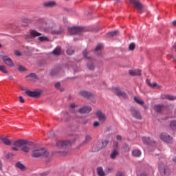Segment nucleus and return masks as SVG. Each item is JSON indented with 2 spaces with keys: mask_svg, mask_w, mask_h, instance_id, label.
<instances>
[{
  "mask_svg": "<svg viewBox=\"0 0 176 176\" xmlns=\"http://www.w3.org/2000/svg\"><path fill=\"white\" fill-rule=\"evenodd\" d=\"M109 144V141L108 140H103L102 142H98V143L94 145L92 149L94 152H98V151H101L103 148H105L107 145Z\"/></svg>",
  "mask_w": 176,
  "mask_h": 176,
  "instance_id": "1",
  "label": "nucleus"
},
{
  "mask_svg": "<svg viewBox=\"0 0 176 176\" xmlns=\"http://www.w3.org/2000/svg\"><path fill=\"white\" fill-rule=\"evenodd\" d=\"M43 155H45V148H34L32 151L31 156H32V157L38 159V157H41V156H43Z\"/></svg>",
  "mask_w": 176,
  "mask_h": 176,
  "instance_id": "2",
  "label": "nucleus"
},
{
  "mask_svg": "<svg viewBox=\"0 0 176 176\" xmlns=\"http://www.w3.org/2000/svg\"><path fill=\"white\" fill-rule=\"evenodd\" d=\"M41 35H42V34L39 33L38 31H36L35 30H32L30 32V34H27L25 36V39H26V41H31V40L34 39V38L41 36Z\"/></svg>",
  "mask_w": 176,
  "mask_h": 176,
  "instance_id": "3",
  "label": "nucleus"
},
{
  "mask_svg": "<svg viewBox=\"0 0 176 176\" xmlns=\"http://www.w3.org/2000/svg\"><path fill=\"white\" fill-rule=\"evenodd\" d=\"M129 2H131V3H132L135 8H136L139 13H142L144 10V6L142 3H141V2L138 1V0H129Z\"/></svg>",
  "mask_w": 176,
  "mask_h": 176,
  "instance_id": "4",
  "label": "nucleus"
},
{
  "mask_svg": "<svg viewBox=\"0 0 176 176\" xmlns=\"http://www.w3.org/2000/svg\"><path fill=\"white\" fill-rule=\"evenodd\" d=\"M34 145V142L26 140V143L22 146L21 151L25 153H28V152L31 151V148H33Z\"/></svg>",
  "mask_w": 176,
  "mask_h": 176,
  "instance_id": "5",
  "label": "nucleus"
},
{
  "mask_svg": "<svg viewBox=\"0 0 176 176\" xmlns=\"http://www.w3.org/2000/svg\"><path fill=\"white\" fill-rule=\"evenodd\" d=\"M56 146L57 148H67L71 146V142L69 140H59L56 142Z\"/></svg>",
  "mask_w": 176,
  "mask_h": 176,
  "instance_id": "6",
  "label": "nucleus"
},
{
  "mask_svg": "<svg viewBox=\"0 0 176 176\" xmlns=\"http://www.w3.org/2000/svg\"><path fill=\"white\" fill-rule=\"evenodd\" d=\"M160 138L164 142H166V144H173V138L166 133H161Z\"/></svg>",
  "mask_w": 176,
  "mask_h": 176,
  "instance_id": "7",
  "label": "nucleus"
},
{
  "mask_svg": "<svg viewBox=\"0 0 176 176\" xmlns=\"http://www.w3.org/2000/svg\"><path fill=\"white\" fill-rule=\"evenodd\" d=\"M25 94H27L28 97H32L33 98H38V97H40L41 94H42V91L27 90L25 91Z\"/></svg>",
  "mask_w": 176,
  "mask_h": 176,
  "instance_id": "8",
  "label": "nucleus"
},
{
  "mask_svg": "<svg viewBox=\"0 0 176 176\" xmlns=\"http://www.w3.org/2000/svg\"><path fill=\"white\" fill-rule=\"evenodd\" d=\"M158 170L162 176H166V174H168L169 170L168 167H167L164 164H160L158 166Z\"/></svg>",
  "mask_w": 176,
  "mask_h": 176,
  "instance_id": "9",
  "label": "nucleus"
},
{
  "mask_svg": "<svg viewBox=\"0 0 176 176\" xmlns=\"http://www.w3.org/2000/svg\"><path fill=\"white\" fill-rule=\"evenodd\" d=\"M68 31L71 35H75L79 34V32H83V28L78 26L72 27L68 28Z\"/></svg>",
  "mask_w": 176,
  "mask_h": 176,
  "instance_id": "10",
  "label": "nucleus"
},
{
  "mask_svg": "<svg viewBox=\"0 0 176 176\" xmlns=\"http://www.w3.org/2000/svg\"><path fill=\"white\" fill-rule=\"evenodd\" d=\"M2 61H3L4 63L6 64L8 67H14V63H13V60H12V58L8 56H3L1 57Z\"/></svg>",
  "mask_w": 176,
  "mask_h": 176,
  "instance_id": "11",
  "label": "nucleus"
},
{
  "mask_svg": "<svg viewBox=\"0 0 176 176\" xmlns=\"http://www.w3.org/2000/svg\"><path fill=\"white\" fill-rule=\"evenodd\" d=\"M130 111L133 118H135V119H138L139 120H141V119H142L141 113H140V111L137 110L135 107H131Z\"/></svg>",
  "mask_w": 176,
  "mask_h": 176,
  "instance_id": "12",
  "label": "nucleus"
},
{
  "mask_svg": "<svg viewBox=\"0 0 176 176\" xmlns=\"http://www.w3.org/2000/svg\"><path fill=\"white\" fill-rule=\"evenodd\" d=\"M113 92L118 97H122V98H126L127 97V94H126V92L122 91L118 87L113 88Z\"/></svg>",
  "mask_w": 176,
  "mask_h": 176,
  "instance_id": "13",
  "label": "nucleus"
},
{
  "mask_svg": "<svg viewBox=\"0 0 176 176\" xmlns=\"http://www.w3.org/2000/svg\"><path fill=\"white\" fill-rule=\"evenodd\" d=\"M25 144H27V140H19L13 142L12 146H17V148H22Z\"/></svg>",
  "mask_w": 176,
  "mask_h": 176,
  "instance_id": "14",
  "label": "nucleus"
},
{
  "mask_svg": "<svg viewBox=\"0 0 176 176\" xmlns=\"http://www.w3.org/2000/svg\"><path fill=\"white\" fill-rule=\"evenodd\" d=\"M91 107L85 106L80 108L77 112H78L79 113H89V112H91Z\"/></svg>",
  "mask_w": 176,
  "mask_h": 176,
  "instance_id": "15",
  "label": "nucleus"
},
{
  "mask_svg": "<svg viewBox=\"0 0 176 176\" xmlns=\"http://www.w3.org/2000/svg\"><path fill=\"white\" fill-rule=\"evenodd\" d=\"M79 94L81 97H84V98H91L94 96L91 92L85 90L80 91Z\"/></svg>",
  "mask_w": 176,
  "mask_h": 176,
  "instance_id": "16",
  "label": "nucleus"
},
{
  "mask_svg": "<svg viewBox=\"0 0 176 176\" xmlns=\"http://www.w3.org/2000/svg\"><path fill=\"white\" fill-rule=\"evenodd\" d=\"M96 116L98 118L100 122H102V123L107 120V116H105L101 111H97Z\"/></svg>",
  "mask_w": 176,
  "mask_h": 176,
  "instance_id": "17",
  "label": "nucleus"
},
{
  "mask_svg": "<svg viewBox=\"0 0 176 176\" xmlns=\"http://www.w3.org/2000/svg\"><path fill=\"white\" fill-rule=\"evenodd\" d=\"M162 100H168L169 101H174L176 100V97L168 94L161 95Z\"/></svg>",
  "mask_w": 176,
  "mask_h": 176,
  "instance_id": "18",
  "label": "nucleus"
},
{
  "mask_svg": "<svg viewBox=\"0 0 176 176\" xmlns=\"http://www.w3.org/2000/svg\"><path fill=\"white\" fill-rule=\"evenodd\" d=\"M15 167L16 168H19V170H20L21 171H25V170H27V167H25V166L21 163V162H17L15 164Z\"/></svg>",
  "mask_w": 176,
  "mask_h": 176,
  "instance_id": "19",
  "label": "nucleus"
},
{
  "mask_svg": "<svg viewBox=\"0 0 176 176\" xmlns=\"http://www.w3.org/2000/svg\"><path fill=\"white\" fill-rule=\"evenodd\" d=\"M129 73L132 76H141V70L140 69H135V70L131 69L129 70Z\"/></svg>",
  "mask_w": 176,
  "mask_h": 176,
  "instance_id": "20",
  "label": "nucleus"
},
{
  "mask_svg": "<svg viewBox=\"0 0 176 176\" xmlns=\"http://www.w3.org/2000/svg\"><path fill=\"white\" fill-rule=\"evenodd\" d=\"M142 142L144 144H146V145H152L153 144H155L154 141H151V138H146V137H143L142 138Z\"/></svg>",
  "mask_w": 176,
  "mask_h": 176,
  "instance_id": "21",
  "label": "nucleus"
},
{
  "mask_svg": "<svg viewBox=\"0 0 176 176\" xmlns=\"http://www.w3.org/2000/svg\"><path fill=\"white\" fill-rule=\"evenodd\" d=\"M163 109H164V105L163 104H155L154 106V110L155 112L160 113Z\"/></svg>",
  "mask_w": 176,
  "mask_h": 176,
  "instance_id": "22",
  "label": "nucleus"
},
{
  "mask_svg": "<svg viewBox=\"0 0 176 176\" xmlns=\"http://www.w3.org/2000/svg\"><path fill=\"white\" fill-rule=\"evenodd\" d=\"M45 164H49L52 161V156L49 155V152L45 151Z\"/></svg>",
  "mask_w": 176,
  "mask_h": 176,
  "instance_id": "23",
  "label": "nucleus"
},
{
  "mask_svg": "<svg viewBox=\"0 0 176 176\" xmlns=\"http://www.w3.org/2000/svg\"><path fill=\"white\" fill-rule=\"evenodd\" d=\"M45 31H49L50 30H52V28H54V27H56V25H54V23L53 22H47L45 23Z\"/></svg>",
  "mask_w": 176,
  "mask_h": 176,
  "instance_id": "24",
  "label": "nucleus"
},
{
  "mask_svg": "<svg viewBox=\"0 0 176 176\" xmlns=\"http://www.w3.org/2000/svg\"><path fill=\"white\" fill-rule=\"evenodd\" d=\"M30 78L32 80H36V79H38V77L35 73H31L30 75L26 76L27 80H30Z\"/></svg>",
  "mask_w": 176,
  "mask_h": 176,
  "instance_id": "25",
  "label": "nucleus"
},
{
  "mask_svg": "<svg viewBox=\"0 0 176 176\" xmlns=\"http://www.w3.org/2000/svg\"><path fill=\"white\" fill-rule=\"evenodd\" d=\"M57 3L56 1H48L45 3V6L46 8H54Z\"/></svg>",
  "mask_w": 176,
  "mask_h": 176,
  "instance_id": "26",
  "label": "nucleus"
},
{
  "mask_svg": "<svg viewBox=\"0 0 176 176\" xmlns=\"http://www.w3.org/2000/svg\"><path fill=\"white\" fill-rule=\"evenodd\" d=\"M119 34V31L115 30L113 32H109L107 33L108 38H113V36H117V35Z\"/></svg>",
  "mask_w": 176,
  "mask_h": 176,
  "instance_id": "27",
  "label": "nucleus"
},
{
  "mask_svg": "<svg viewBox=\"0 0 176 176\" xmlns=\"http://www.w3.org/2000/svg\"><path fill=\"white\" fill-rule=\"evenodd\" d=\"M54 86H55V88H56L58 90L60 91L61 92L65 90L64 87H61V83L60 82L55 83Z\"/></svg>",
  "mask_w": 176,
  "mask_h": 176,
  "instance_id": "28",
  "label": "nucleus"
},
{
  "mask_svg": "<svg viewBox=\"0 0 176 176\" xmlns=\"http://www.w3.org/2000/svg\"><path fill=\"white\" fill-rule=\"evenodd\" d=\"M118 155H119V151H118L116 149H114L111 153L110 157L111 159L115 160L116 159V156H118Z\"/></svg>",
  "mask_w": 176,
  "mask_h": 176,
  "instance_id": "29",
  "label": "nucleus"
},
{
  "mask_svg": "<svg viewBox=\"0 0 176 176\" xmlns=\"http://www.w3.org/2000/svg\"><path fill=\"white\" fill-rule=\"evenodd\" d=\"M147 85L150 86V87H157V89H162V86L157 85V83L153 82V84L151 83V81L147 80Z\"/></svg>",
  "mask_w": 176,
  "mask_h": 176,
  "instance_id": "30",
  "label": "nucleus"
},
{
  "mask_svg": "<svg viewBox=\"0 0 176 176\" xmlns=\"http://www.w3.org/2000/svg\"><path fill=\"white\" fill-rule=\"evenodd\" d=\"M91 140V136H90V135H87L85 137V140L82 142V145H86V144H89V142H90Z\"/></svg>",
  "mask_w": 176,
  "mask_h": 176,
  "instance_id": "31",
  "label": "nucleus"
},
{
  "mask_svg": "<svg viewBox=\"0 0 176 176\" xmlns=\"http://www.w3.org/2000/svg\"><path fill=\"white\" fill-rule=\"evenodd\" d=\"M53 54H54V56H60L61 54V47H57L54 50Z\"/></svg>",
  "mask_w": 176,
  "mask_h": 176,
  "instance_id": "32",
  "label": "nucleus"
},
{
  "mask_svg": "<svg viewBox=\"0 0 176 176\" xmlns=\"http://www.w3.org/2000/svg\"><path fill=\"white\" fill-rule=\"evenodd\" d=\"M97 173L99 176H105V172H104L102 167H98L97 168Z\"/></svg>",
  "mask_w": 176,
  "mask_h": 176,
  "instance_id": "33",
  "label": "nucleus"
},
{
  "mask_svg": "<svg viewBox=\"0 0 176 176\" xmlns=\"http://www.w3.org/2000/svg\"><path fill=\"white\" fill-rule=\"evenodd\" d=\"M132 155L135 156V157H140V156H141V151L135 149L132 152Z\"/></svg>",
  "mask_w": 176,
  "mask_h": 176,
  "instance_id": "34",
  "label": "nucleus"
},
{
  "mask_svg": "<svg viewBox=\"0 0 176 176\" xmlns=\"http://www.w3.org/2000/svg\"><path fill=\"white\" fill-rule=\"evenodd\" d=\"M1 140L5 145H12V142H10V140H9V139L7 138H1Z\"/></svg>",
  "mask_w": 176,
  "mask_h": 176,
  "instance_id": "35",
  "label": "nucleus"
},
{
  "mask_svg": "<svg viewBox=\"0 0 176 176\" xmlns=\"http://www.w3.org/2000/svg\"><path fill=\"white\" fill-rule=\"evenodd\" d=\"M134 101L139 104V105H144V100H141L140 98L134 97Z\"/></svg>",
  "mask_w": 176,
  "mask_h": 176,
  "instance_id": "36",
  "label": "nucleus"
},
{
  "mask_svg": "<svg viewBox=\"0 0 176 176\" xmlns=\"http://www.w3.org/2000/svg\"><path fill=\"white\" fill-rule=\"evenodd\" d=\"M75 108H78V105L75 104L74 103H72V104H70L69 109L71 112L74 113H75Z\"/></svg>",
  "mask_w": 176,
  "mask_h": 176,
  "instance_id": "37",
  "label": "nucleus"
},
{
  "mask_svg": "<svg viewBox=\"0 0 176 176\" xmlns=\"http://www.w3.org/2000/svg\"><path fill=\"white\" fill-rule=\"evenodd\" d=\"M170 129H172V130H176V121L175 120H173L170 122Z\"/></svg>",
  "mask_w": 176,
  "mask_h": 176,
  "instance_id": "38",
  "label": "nucleus"
},
{
  "mask_svg": "<svg viewBox=\"0 0 176 176\" xmlns=\"http://www.w3.org/2000/svg\"><path fill=\"white\" fill-rule=\"evenodd\" d=\"M74 50L72 49V47L68 48L67 50V54L69 56H72V54H74Z\"/></svg>",
  "mask_w": 176,
  "mask_h": 176,
  "instance_id": "39",
  "label": "nucleus"
},
{
  "mask_svg": "<svg viewBox=\"0 0 176 176\" xmlns=\"http://www.w3.org/2000/svg\"><path fill=\"white\" fill-rule=\"evenodd\" d=\"M0 71L3 74H8V70H6L5 65H0Z\"/></svg>",
  "mask_w": 176,
  "mask_h": 176,
  "instance_id": "40",
  "label": "nucleus"
},
{
  "mask_svg": "<svg viewBox=\"0 0 176 176\" xmlns=\"http://www.w3.org/2000/svg\"><path fill=\"white\" fill-rule=\"evenodd\" d=\"M129 50H131V51L134 50V49H135V43H131V44L129 45Z\"/></svg>",
  "mask_w": 176,
  "mask_h": 176,
  "instance_id": "41",
  "label": "nucleus"
},
{
  "mask_svg": "<svg viewBox=\"0 0 176 176\" xmlns=\"http://www.w3.org/2000/svg\"><path fill=\"white\" fill-rule=\"evenodd\" d=\"M81 124H87L89 123V119L88 118H83L80 121Z\"/></svg>",
  "mask_w": 176,
  "mask_h": 176,
  "instance_id": "42",
  "label": "nucleus"
},
{
  "mask_svg": "<svg viewBox=\"0 0 176 176\" xmlns=\"http://www.w3.org/2000/svg\"><path fill=\"white\" fill-rule=\"evenodd\" d=\"M87 67L91 71H93V69H94V64H93V63H88Z\"/></svg>",
  "mask_w": 176,
  "mask_h": 176,
  "instance_id": "43",
  "label": "nucleus"
},
{
  "mask_svg": "<svg viewBox=\"0 0 176 176\" xmlns=\"http://www.w3.org/2000/svg\"><path fill=\"white\" fill-rule=\"evenodd\" d=\"M18 69L20 72H24V71H27V69H25V67L21 65H19Z\"/></svg>",
  "mask_w": 176,
  "mask_h": 176,
  "instance_id": "44",
  "label": "nucleus"
},
{
  "mask_svg": "<svg viewBox=\"0 0 176 176\" xmlns=\"http://www.w3.org/2000/svg\"><path fill=\"white\" fill-rule=\"evenodd\" d=\"M71 120V116L68 114L65 116V122H69Z\"/></svg>",
  "mask_w": 176,
  "mask_h": 176,
  "instance_id": "45",
  "label": "nucleus"
},
{
  "mask_svg": "<svg viewBox=\"0 0 176 176\" xmlns=\"http://www.w3.org/2000/svg\"><path fill=\"white\" fill-rule=\"evenodd\" d=\"M89 53V51L87 50H85L82 52V54L85 58H90L89 57H87V54Z\"/></svg>",
  "mask_w": 176,
  "mask_h": 176,
  "instance_id": "46",
  "label": "nucleus"
},
{
  "mask_svg": "<svg viewBox=\"0 0 176 176\" xmlns=\"http://www.w3.org/2000/svg\"><path fill=\"white\" fill-rule=\"evenodd\" d=\"M101 49H102V45L99 44L96 46L95 50L96 52H99V50H101Z\"/></svg>",
  "mask_w": 176,
  "mask_h": 176,
  "instance_id": "47",
  "label": "nucleus"
},
{
  "mask_svg": "<svg viewBox=\"0 0 176 176\" xmlns=\"http://www.w3.org/2000/svg\"><path fill=\"white\" fill-rule=\"evenodd\" d=\"M100 126V122L96 121L95 122H94V127L97 128L99 127Z\"/></svg>",
  "mask_w": 176,
  "mask_h": 176,
  "instance_id": "48",
  "label": "nucleus"
},
{
  "mask_svg": "<svg viewBox=\"0 0 176 176\" xmlns=\"http://www.w3.org/2000/svg\"><path fill=\"white\" fill-rule=\"evenodd\" d=\"M51 75L52 76H54V75H57V70L56 69L52 70Z\"/></svg>",
  "mask_w": 176,
  "mask_h": 176,
  "instance_id": "49",
  "label": "nucleus"
},
{
  "mask_svg": "<svg viewBox=\"0 0 176 176\" xmlns=\"http://www.w3.org/2000/svg\"><path fill=\"white\" fill-rule=\"evenodd\" d=\"M63 29H60V30H55L54 31V34H56L57 35H58L59 34H61L63 32Z\"/></svg>",
  "mask_w": 176,
  "mask_h": 176,
  "instance_id": "50",
  "label": "nucleus"
},
{
  "mask_svg": "<svg viewBox=\"0 0 176 176\" xmlns=\"http://www.w3.org/2000/svg\"><path fill=\"white\" fill-rule=\"evenodd\" d=\"M113 171V168H107L106 173H112Z\"/></svg>",
  "mask_w": 176,
  "mask_h": 176,
  "instance_id": "51",
  "label": "nucleus"
},
{
  "mask_svg": "<svg viewBox=\"0 0 176 176\" xmlns=\"http://www.w3.org/2000/svg\"><path fill=\"white\" fill-rule=\"evenodd\" d=\"M19 101L20 102H21V104H24V102H25V100H24V99L23 98V96H19Z\"/></svg>",
  "mask_w": 176,
  "mask_h": 176,
  "instance_id": "52",
  "label": "nucleus"
},
{
  "mask_svg": "<svg viewBox=\"0 0 176 176\" xmlns=\"http://www.w3.org/2000/svg\"><path fill=\"white\" fill-rule=\"evenodd\" d=\"M14 54H15V56H18V57H19V56H21V53H20V51H19V50H16L14 52Z\"/></svg>",
  "mask_w": 176,
  "mask_h": 176,
  "instance_id": "53",
  "label": "nucleus"
},
{
  "mask_svg": "<svg viewBox=\"0 0 176 176\" xmlns=\"http://www.w3.org/2000/svg\"><path fill=\"white\" fill-rule=\"evenodd\" d=\"M113 146H114V148L116 149V148H119V143H118V142H115L114 143H113Z\"/></svg>",
  "mask_w": 176,
  "mask_h": 176,
  "instance_id": "54",
  "label": "nucleus"
},
{
  "mask_svg": "<svg viewBox=\"0 0 176 176\" xmlns=\"http://www.w3.org/2000/svg\"><path fill=\"white\" fill-rule=\"evenodd\" d=\"M38 41H39V42L45 41V36L38 37Z\"/></svg>",
  "mask_w": 176,
  "mask_h": 176,
  "instance_id": "55",
  "label": "nucleus"
},
{
  "mask_svg": "<svg viewBox=\"0 0 176 176\" xmlns=\"http://www.w3.org/2000/svg\"><path fill=\"white\" fill-rule=\"evenodd\" d=\"M116 176H124V175L123 174L122 172H118V173L116 174Z\"/></svg>",
  "mask_w": 176,
  "mask_h": 176,
  "instance_id": "56",
  "label": "nucleus"
},
{
  "mask_svg": "<svg viewBox=\"0 0 176 176\" xmlns=\"http://www.w3.org/2000/svg\"><path fill=\"white\" fill-rule=\"evenodd\" d=\"M116 140H118V141H122V136L121 135H117V137H116Z\"/></svg>",
  "mask_w": 176,
  "mask_h": 176,
  "instance_id": "57",
  "label": "nucleus"
},
{
  "mask_svg": "<svg viewBox=\"0 0 176 176\" xmlns=\"http://www.w3.org/2000/svg\"><path fill=\"white\" fill-rule=\"evenodd\" d=\"M12 151H19V148L17 147H12Z\"/></svg>",
  "mask_w": 176,
  "mask_h": 176,
  "instance_id": "58",
  "label": "nucleus"
},
{
  "mask_svg": "<svg viewBox=\"0 0 176 176\" xmlns=\"http://www.w3.org/2000/svg\"><path fill=\"white\" fill-rule=\"evenodd\" d=\"M148 175L145 173L140 174V176H147Z\"/></svg>",
  "mask_w": 176,
  "mask_h": 176,
  "instance_id": "59",
  "label": "nucleus"
},
{
  "mask_svg": "<svg viewBox=\"0 0 176 176\" xmlns=\"http://www.w3.org/2000/svg\"><path fill=\"white\" fill-rule=\"evenodd\" d=\"M173 25L174 27H176V21H173Z\"/></svg>",
  "mask_w": 176,
  "mask_h": 176,
  "instance_id": "60",
  "label": "nucleus"
},
{
  "mask_svg": "<svg viewBox=\"0 0 176 176\" xmlns=\"http://www.w3.org/2000/svg\"><path fill=\"white\" fill-rule=\"evenodd\" d=\"M0 170H2V162L0 161Z\"/></svg>",
  "mask_w": 176,
  "mask_h": 176,
  "instance_id": "61",
  "label": "nucleus"
},
{
  "mask_svg": "<svg viewBox=\"0 0 176 176\" xmlns=\"http://www.w3.org/2000/svg\"><path fill=\"white\" fill-rule=\"evenodd\" d=\"M173 162L174 163H176V157L173 159Z\"/></svg>",
  "mask_w": 176,
  "mask_h": 176,
  "instance_id": "62",
  "label": "nucleus"
},
{
  "mask_svg": "<svg viewBox=\"0 0 176 176\" xmlns=\"http://www.w3.org/2000/svg\"><path fill=\"white\" fill-rule=\"evenodd\" d=\"M45 41H49V39L47 38V37H45Z\"/></svg>",
  "mask_w": 176,
  "mask_h": 176,
  "instance_id": "63",
  "label": "nucleus"
},
{
  "mask_svg": "<svg viewBox=\"0 0 176 176\" xmlns=\"http://www.w3.org/2000/svg\"><path fill=\"white\" fill-rule=\"evenodd\" d=\"M64 155H65V153H62V154L60 155L63 156Z\"/></svg>",
  "mask_w": 176,
  "mask_h": 176,
  "instance_id": "64",
  "label": "nucleus"
}]
</instances>
